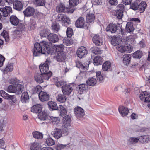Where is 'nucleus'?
<instances>
[{
  "instance_id": "f257e3e1",
  "label": "nucleus",
  "mask_w": 150,
  "mask_h": 150,
  "mask_svg": "<svg viewBox=\"0 0 150 150\" xmlns=\"http://www.w3.org/2000/svg\"><path fill=\"white\" fill-rule=\"evenodd\" d=\"M64 46L62 44L55 46L51 43L43 41L39 43H36L34 45L33 55L36 57L41 54H52L55 52H63Z\"/></svg>"
},
{
  "instance_id": "f03ea898",
  "label": "nucleus",
  "mask_w": 150,
  "mask_h": 150,
  "mask_svg": "<svg viewBox=\"0 0 150 150\" xmlns=\"http://www.w3.org/2000/svg\"><path fill=\"white\" fill-rule=\"evenodd\" d=\"M71 120V117L69 115H67L63 117L62 128L64 132H68L70 131Z\"/></svg>"
},
{
  "instance_id": "7ed1b4c3",
  "label": "nucleus",
  "mask_w": 150,
  "mask_h": 150,
  "mask_svg": "<svg viewBox=\"0 0 150 150\" xmlns=\"http://www.w3.org/2000/svg\"><path fill=\"white\" fill-rule=\"evenodd\" d=\"M50 61L49 59H47L45 63L43 64H41L39 66V68L41 73L47 74L51 72L49 71V65L50 64Z\"/></svg>"
},
{
  "instance_id": "20e7f679",
  "label": "nucleus",
  "mask_w": 150,
  "mask_h": 150,
  "mask_svg": "<svg viewBox=\"0 0 150 150\" xmlns=\"http://www.w3.org/2000/svg\"><path fill=\"white\" fill-rule=\"evenodd\" d=\"M56 19L57 21L60 22L63 24L67 23L69 25L70 23L69 18L63 14H58Z\"/></svg>"
},
{
  "instance_id": "39448f33",
  "label": "nucleus",
  "mask_w": 150,
  "mask_h": 150,
  "mask_svg": "<svg viewBox=\"0 0 150 150\" xmlns=\"http://www.w3.org/2000/svg\"><path fill=\"white\" fill-rule=\"evenodd\" d=\"M88 54V50L84 46H81L77 50V54L78 57L81 58L86 56Z\"/></svg>"
},
{
  "instance_id": "423d86ee",
  "label": "nucleus",
  "mask_w": 150,
  "mask_h": 150,
  "mask_svg": "<svg viewBox=\"0 0 150 150\" xmlns=\"http://www.w3.org/2000/svg\"><path fill=\"white\" fill-rule=\"evenodd\" d=\"M74 113L77 118H82L85 115L83 110L80 107H76L74 109Z\"/></svg>"
},
{
  "instance_id": "0eeeda50",
  "label": "nucleus",
  "mask_w": 150,
  "mask_h": 150,
  "mask_svg": "<svg viewBox=\"0 0 150 150\" xmlns=\"http://www.w3.org/2000/svg\"><path fill=\"white\" fill-rule=\"evenodd\" d=\"M62 91L64 94L69 95L72 92L73 89L70 85L65 84L62 87Z\"/></svg>"
},
{
  "instance_id": "6e6552de",
  "label": "nucleus",
  "mask_w": 150,
  "mask_h": 150,
  "mask_svg": "<svg viewBox=\"0 0 150 150\" xmlns=\"http://www.w3.org/2000/svg\"><path fill=\"white\" fill-rule=\"evenodd\" d=\"M38 96L40 100L42 102L47 101L49 99V95L46 92L41 91Z\"/></svg>"
},
{
  "instance_id": "1a4fd4ad",
  "label": "nucleus",
  "mask_w": 150,
  "mask_h": 150,
  "mask_svg": "<svg viewBox=\"0 0 150 150\" xmlns=\"http://www.w3.org/2000/svg\"><path fill=\"white\" fill-rule=\"evenodd\" d=\"M35 12L34 8L31 6H28L23 11L25 16L27 17L31 16L33 15Z\"/></svg>"
},
{
  "instance_id": "9d476101",
  "label": "nucleus",
  "mask_w": 150,
  "mask_h": 150,
  "mask_svg": "<svg viewBox=\"0 0 150 150\" xmlns=\"http://www.w3.org/2000/svg\"><path fill=\"white\" fill-rule=\"evenodd\" d=\"M140 99L145 102H150V94L146 92H143L140 93L139 96Z\"/></svg>"
},
{
  "instance_id": "9b49d317",
  "label": "nucleus",
  "mask_w": 150,
  "mask_h": 150,
  "mask_svg": "<svg viewBox=\"0 0 150 150\" xmlns=\"http://www.w3.org/2000/svg\"><path fill=\"white\" fill-rule=\"evenodd\" d=\"M51 135L55 139L60 138L62 136V132L61 129L55 128L51 133Z\"/></svg>"
},
{
  "instance_id": "f8f14e48",
  "label": "nucleus",
  "mask_w": 150,
  "mask_h": 150,
  "mask_svg": "<svg viewBox=\"0 0 150 150\" xmlns=\"http://www.w3.org/2000/svg\"><path fill=\"white\" fill-rule=\"evenodd\" d=\"M88 89L87 85L84 84L79 85L77 87L78 92L80 94L85 93Z\"/></svg>"
},
{
  "instance_id": "ddd939ff",
  "label": "nucleus",
  "mask_w": 150,
  "mask_h": 150,
  "mask_svg": "<svg viewBox=\"0 0 150 150\" xmlns=\"http://www.w3.org/2000/svg\"><path fill=\"white\" fill-rule=\"evenodd\" d=\"M0 11L2 13L4 17H6L10 13H12L11 8L10 6H6L5 7H0Z\"/></svg>"
},
{
  "instance_id": "4468645a",
  "label": "nucleus",
  "mask_w": 150,
  "mask_h": 150,
  "mask_svg": "<svg viewBox=\"0 0 150 150\" xmlns=\"http://www.w3.org/2000/svg\"><path fill=\"white\" fill-rule=\"evenodd\" d=\"M47 38L51 42L55 43L57 42L59 39L58 35L54 33H50L47 35Z\"/></svg>"
},
{
  "instance_id": "2eb2a0df",
  "label": "nucleus",
  "mask_w": 150,
  "mask_h": 150,
  "mask_svg": "<svg viewBox=\"0 0 150 150\" xmlns=\"http://www.w3.org/2000/svg\"><path fill=\"white\" fill-rule=\"evenodd\" d=\"M122 40V37L119 35H116L113 36L111 41L112 44L114 46L118 45L120 43Z\"/></svg>"
},
{
  "instance_id": "dca6fc26",
  "label": "nucleus",
  "mask_w": 150,
  "mask_h": 150,
  "mask_svg": "<svg viewBox=\"0 0 150 150\" xmlns=\"http://www.w3.org/2000/svg\"><path fill=\"white\" fill-rule=\"evenodd\" d=\"M117 25L110 24L108 25L106 28L107 31H110L112 33L115 32L117 30Z\"/></svg>"
},
{
  "instance_id": "f3484780",
  "label": "nucleus",
  "mask_w": 150,
  "mask_h": 150,
  "mask_svg": "<svg viewBox=\"0 0 150 150\" xmlns=\"http://www.w3.org/2000/svg\"><path fill=\"white\" fill-rule=\"evenodd\" d=\"M93 42L97 45H101L102 44L103 41L98 35H95L93 38Z\"/></svg>"
},
{
  "instance_id": "a211bd4d",
  "label": "nucleus",
  "mask_w": 150,
  "mask_h": 150,
  "mask_svg": "<svg viewBox=\"0 0 150 150\" xmlns=\"http://www.w3.org/2000/svg\"><path fill=\"white\" fill-rule=\"evenodd\" d=\"M19 90V86L17 85H10L8 87L7 91L9 93H16L18 94V91Z\"/></svg>"
},
{
  "instance_id": "6ab92c4d",
  "label": "nucleus",
  "mask_w": 150,
  "mask_h": 150,
  "mask_svg": "<svg viewBox=\"0 0 150 150\" xmlns=\"http://www.w3.org/2000/svg\"><path fill=\"white\" fill-rule=\"evenodd\" d=\"M65 54L64 52H56L55 59L57 61H63L65 59Z\"/></svg>"
},
{
  "instance_id": "aec40b11",
  "label": "nucleus",
  "mask_w": 150,
  "mask_h": 150,
  "mask_svg": "<svg viewBox=\"0 0 150 150\" xmlns=\"http://www.w3.org/2000/svg\"><path fill=\"white\" fill-rule=\"evenodd\" d=\"M0 94L2 97L7 100H12L15 98L14 95H10L3 90L0 91Z\"/></svg>"
},
{
  "instance_id": "412c9836",
  "label": "nucleus",
  "mask_w": 150,
  "mask_h": 150,
  "mask_svg": "<svg viewBox=\"0 0 150 150\" xmlns=\"http://www.w3.org/2000/svg\"><path fill=\"white\" fill-rule=\"evenodd\" d=\"M119 112L122 116H125L127 115L129 111L127 108L124 106H120L118 108Z\"/></svg>"
},
{
  "instance_id": "4be33fe9",
  "label": "nucleus",
  "mask_w": 150,
  "mask_h": 150,
  "mask_svg": "<svg viewBox=\"0 0 150 150\" xmlns=\"http://www.w3.org/2000/svg\"><path fill=\"white\" fill-rule=\"evenodd\" d=\"M84 24V20L82 17H79L76 21L75 25L77 28L83 27Z\"/></svg>"
},
{
  "instance_id": "5701e85b",
  "label": "nucleus",
  "mask_w": 150,
  "mask_h": 150,
  "mask_svg": "<svg viewBox=\"0 0 150 150\" xmlns=\"http://www.w3.org/2000/svg\"><path fill=\"white\" fill-rule=\"evenodd\" d=\"M29 99V96L28 92H24L22 94L21 100L22 103H26L28 102Z\"/></svg>"
},
{
  "instance_id": "b1692460",
  "label": "nucleus",
  "mask_w": 150,
  "mask_h": 150,
  "mask_svg": "<svg viewBox=\"0 0 150 150\" xmlns=\"http://www.w3.org/2000/svg\"><path fill=\"white\" fill-rule=\"evenodd\" d=\"M42 109V106L40 104H37L32 106L31 108V111L35 113H40Z\"/></svg>"
},
{
  "instance_id": "393cba45",
  "label": "nucleus",
  "mask_w": 150,
  "mask_h": 150,
  "mask_svg": "<svg viewBox=\"0 0 150 150\" xmlns=\"http://www.w3.org/2000/svg\"><path fill=\"white\" fill-rule=\"evenodd\" d=\"M30 148L31 150H40L41 148L39 143L35 142L30 144Z\"/></svg>"
},
{
  "instance_id": "a878e982",
  "label": "nucleus",
  "mask_w": 150,
  "mask_h": 150,
  "mask_svg": "<svg viewBox=\"0 0 150 150\" xmlns=\"http://www.w3.org/2000/svg\"><path fill=\"white\" fill-rule=\"evenodd\" d=\"M65 94H59L56 97V99L58 102L64 103L66 100L67 98Z\"/></svg>"
},
{
  "instance_id": "bb28decb",
  "label": "nucleus",
  "mask_w": 150,
  "mask_h": 150,
  "mask_svg": "<svg viewBox=\"0 0 150 150\" xmlns=\"http://www.w3.org/2000/svg\"><path fill=\"white\" fill-rule=\"evenodd\" d=\"M95 18V16L94 14L89 12L86 16V20L88 23H92L93 22Z\"/></svg>"
},
{
  "instance_id": "cd10ccee",
  "label": "nucleus",
  "mask_w": 150,
  "mask_h": 150,
  "mask_svg": "<svg viewBox=\"0 0 150 150\" xmlns=\"http://www.w3.org/2000/svg\"><path fill=\"white\" fill-rule=\"evenodd\" d=\"M131 56L130 54H126L124 55L123 62L124 64L126 65H128L130 62Z\"/></svg>"
},
{
  "instance_id": "c85d7f7f",
  "label": "nucleus",
  "mask_w": 150,
  "mask_h": 150,
  "mask_svg": "<svg viewBox=\"0 0 150 150\" xmlns=\"http://www.w3.org/2000/svg\"><path fill=\"white\" fill-rule=\"evenodd\" d=\"M134 28L133 26V24L131 22H128L126 25L125 30L129 33L133 32Z\"/></svg>"
},
{
  "instance_id": "c756f323",
  "label": "nucleus",
  "mask_w": 150,
  "mask_h": 150,
  "mask_svg": "<svg viewBox=\"0 0 150 150\" xmlns=\"http://www.w3.org/2000/svg\"><path fill=\"white\" fill-rule=\"evenodd\" d=\"M10 21L11 23L13 25H17L19 23V19L14 15L11 16L10 17Z\"/></svg>"
},
{
  "instance_id": "7c9ffc66",
  "label": "nucleus",
  "mask_w": 150,
  "mask_h": 150,
  "mask_svg": "<svg viewBox=\"0 0 150 150\" xmlns=\"http://www.w3.org/2000/svg\"><path fill=\"white\" fill-rule=\"evenodd\" d=\"M139 137V141L142 143H147L150 141V136L148 135L141 136Z\"/></svg>"
},
{
  "instance_id": "2f4dec72",
  "label": "nucleus",
  "mask_w": 150,
  "mask_h": 150,
  "mask_svg": "<svg viewBox=\"0 0 150 150\" xmlns=\"http://www.w3.org/2000/svg\"><path fill=\"white\" fill-rule=\"evenodd\" d=\"M38 118L41 120H45L48 117V115L45 112L39 113L38 115Z\"/></svg>"
},
{
  "instance_id": "473e14b6",
  "label": "nucleus",
  "mask_w": 150,
  "mask_h": 150,
  "mask_svg": "<svg viewBox=\"0 0 150 150\" xmlns=\"http://www.w3.org/2000/svg\"><path fill=\"white\" fill-rule=\"evenodd\" d=\"M48 105L49 107L52 110H56L58 109L57 103L56 102L52 101H50L48 103Z\"/></svg>"
},
{
  "instance_id": "72a5a7b5",
  "label": "nucleus",
  "mask_w": 150,
  "mask_h": 150,
  "mask_svg": "<svg viewBox=\"0 0 150 150\" xmlns=\"http://www.w3.org/2000/svg\"><path fill=\"white\" fill-rule=\"evenodd\" d=\"M147 4L145 1H142L139 5V10L141 13L143 12L146 7Z\"/></svg>"
},
{
  "instance_id": "f704fd0d",
  "label": "nucleus",
  "mask_w": 150,
  "mask_h": 150,
  "mask_svg": "<svg viewBox=\"0 0 150 150\" xmlns=\"http://www.w3.org/2000/svg\"><path fill=\"white\" fill-rule=\"evenodd\" d=\"M117 49L118 51L121 52L123 53L125 52L126 51H129V50L128 49V45H122L120 46H118L117 47Z\"/></svg>"
},
{
  "instance_id": "c9c22d12",
  "label": "nucleus",
  "mask_w": 150,
  "mask_h": 150,
  "mask_svg": "<svg viewBox=\"0 0 150 150\" xmlns=\"http://www.w3.org/2000/svg\"><path fill=\"white\" fill-rule=\"evenodd\" d=\"M96 82V79L93 77L90 78L86 81L87 85L91 86H93L95 85Z\"/></svg>"
},
{
  "instance_id": "e433bc0d",
  "label": "nucleus",
  "mask_w": 150,
  "mask_h": 150,
  "mask_svg": "<svg viewBox=\"0 0 150 150\" xmlns=\"http://www.w3.org/2000/svg\"><path fill=\"white\" fill-rule=\"evenodd\" d=\"M34 78L36 81L39 83H41L43 82V79L41 73L40 74H36Z\"/></svg>"
},
{
  "instance_id": "4c0bfd02",
  "label": "nucleus",
  "mask_w": 150,
  "mask_h": 150,
  "mask_svg": "<svg viewBox=\"0 0 150 150\" xmlns=\"http://www.w3.org/2000/svg\"><path fill=\"white\" fill-rule=\"evenodd\" d=\"M94 65L98 66L101 64L102 62V58L100 57L97 56H96L93 59Z\"/></svg>"
},
{
  "instance_id": "58836bf2",
  "label": "nucleus",
  "mask_w": 150,
  "mask_h": 150,
  "mask_svg": "<svg viewBox=\"0 0 150 150\" xmlns=\"http://www.w3.org/2000/svg\"><path fill=\"white\" fill-rule=\"evenodd\" d=\"M60 112V115L62 116L65 115L67 113L66 108L62 105H59L58 108Z\"/></svg>"
},
{
  "instance_id": "ea45409f",
  "label": "nucleus",
  "mask_w": 150,
  "mask_h": 150,
  "mask_svg": "<svg viewBox=\"0 0 150 150\" xmlns=\"http://www.w3.org/2000/svg\"><path fill=\"white\" fill-rule=\"evenodd\" d=\"M92 53L95 54H101L102 53V51L100 49L96 47H92L91 49Z\"/></svg>"
},
{
  "instance_id": "a19ab883",
  "label": "nucleus",
  "mask_w": 150,
  "mask_h": 150,
  "mask_svg": "<svg viewBox=\"0 0 150 150\" xmlns=\"http://www.w3.org/2000/svg\"><path fill=\"white\" fill-rule=\"evenodd\" d=\"M66 8L64 5L62 4H59L57 7L56 10L58 12H65Z\"/></svg>"
},
{
  "instance_id": "79ce46f5",
  "label": "nucleus",
  "mask_w": 150,
  "mask_h": 150,
  "mask_svg": "<svg viewBox=\"0 0 150 150\" xmlns=\"http://www.w3.org/2000/svg\"><path fill=\"white\" fill-rule=\"evenodd\" d=\"M111 63L109 62L106 61L103 65L102 69L103 71H106L111 67Z\"/></svg>"
},
{
  "instance_id": "37998d69",
  "label": "nucleus",
  "mask_w": 150,
  "mask_h": 150,
  "mask_svg": "<svg viewBox=\"0 0 150 150\" xmlns=\"http://www.w3.org/2000/svg\"><path fill=\"white\" fill-rule=\"evenodd\" d=\"M33 137L37 139H41L43 138V135L42 133L38 132L35 131L32 133Z\"/></svg>"
},
{
  "instance_id": "c03bdc74",
  "label": "nucleus",
  "mask_w": 150,
  "mask_h": 150,
  "mask_svg": "<svg viewBox=\"0 0 150 150\" xmlns=\"http://www.w3.org/2000/svg\"><path fill=\"white\" fill-rule=\"evenodd\" d=\"M33 4L36 6H42L44 5V0H33Z\"/></svg>"
},
{
  "instance_id": "a18cd8bd",
  "label": "nucleus",
  "mask_w": 150,
  "mask_h": 150,
  "mask_svg": "<svg viewBox=\"0 0 150 150\" xmlns=\"http://www.w3.org/2000/svg\"><path fill=\"white\" fill-rule=\"evenodd\" d=\"M42 87L40 85H37L35 86H33L31 91L33 93H36L40 91Z\"/></svg>"
},
{
  "instance_id": "49530a36",
  "label": "nucleus",
  "mask_w": 150,
  "mask_h": 150,
  "mask_svg": "<svg viewBox=\"0 0 150 150\" xmlns=\"http://www.w3.org/2000/svg\"><path fill=\"white\" fill-rule=\"evenodd\" d=\"M142 55V52L138 50L133 54V57L134 58H140Z\"/></svg>"
},
{
  "instance_id": "de8ad7c7",
  "label": "nucleus",
  "mask_w": 150,
  "mask_h": 150,
  "mask_svg": "<svg viewBox=\"0 0 150 150\" xmlns=\"http://www.w3.org/2000/svg\"><path fill=\"white\" fill-rule=\"evenodd\" d=\"M139 141V137H132L129 139V141L130 144H134L138 142Z\"/></svg>"
},
{
  "instance_id": "09e8293b",
  "label": "nucleus",
  "mask_w": 150,
  "mask_h": 150,
  "mask_svg": "<svg viewBox=\"0 0 150 150\" xmlns=\"http://www.w3.org/2000/svg\"><path fill=\"white\" fill-rule=\"evenodd\" d=\"M46 143L47 145L51 146L55 144L54 141L51 138H48L46 139Z\"/></svg>"
},
{
  "instance_id": "8fccbe9b",
  "label": "nucleus",
  "mask_w": 150,
  "mask_h": 150,
  "mask_svg": "<svg viewBox=\"0 0 150 150\" xmlns=\"http://www.w3.org/2000/svg\"><path fill=\"white\" fill-rule=\"evenodd\" d=\"M115 16L119 19H121L123 16V12L122 10L119 9L117 10Z\"/></svg>"
},
{
  "instance_id": "3c124183",
  "label": "nucleus",
  "mask_w": 150,
  "mask_h": 150,
  "mask_svg": "<svg viewBox=\"0 0 150 150\" xmlns=\"http://www.w3.org/2000/svg\"><path fill=\"white\" fill-rule=\"evenodd\" d=\"M52 27V30L54 32L58 31L60 29L59 25L57 23L53 24Z\"/></svg>"
},
{
  "instance_id": "603ef678",
  "label": "nucleus",
  "mask_w": 150,
  "mask_h": 150,
  "mask_svg": "<svg viewBox=\"0 0 150 150\" xmlns=\"http://www.w3.org/2000/svg\"><path fill=\"white\" fill-rule=\"evenodd\" d=\"M126 40L127 41V44H132L134 42L135 40L134 37L130 35L126 38Z\"/></svg>"
},
{
  "instance_id": "864d4df0",
  "label": "nucleus",
  "mask_w": 150,
  "mask_h": 150,
  "mask_svg": "<svg viewBox=\"0 0 150 150\" xmlns=\"http://www.w3.org/2000/svg\"><path fill=\"white\" fill-rule=\"evenodd\" d=\"M50 120L52 123L58 124L59 122L60 119L58 117L52 116L50 117Z\"/></svg>"
},
{
  "instance_id": "5fc2aeb1",
  "label": "nucleus",
  "mask_w": 150,
  "mask_h": 150,
  "mask_svg": "<svg viewBox=\"0 0 150 150\" xmlns=\"http://www.w3.org/2000/svg\"><path fill=\"white\" fill-rule=\"evenodd\" d=\"M69 3L70 6H75L79 4V0H69Z\"/></svg>"
},
{
  "instance_id": "6e6d98bb",
  "label": "nucleus",
  "mask_w": 150,
  "mask_h": 150,
  "mask_svg": "<svg viewBox=\"0 0 150 150\" xmlns=\"http://www.w3.org/2000/svg\"><path fill=\"white\" fill-rule=\"evenodd\" d=\"M96 76L97 77V80L100 82H102L103 81L104 78L101 74V72L98 71L96 73Z\"/></svg>"
},
{
  "instance_id": "4d7b16f0",
  "label": "nucleus",
  "mask_w": 150,
  "mask_h": 150,
  "mask_svg": "<svg viewBox=\"0 0 150 150\" xmlns=\"http://www.w3.org/2000/svg\"><path fill=\"white\" fill-rule=\"evenodd\" d=\"M74 6H70L68 7H66V9L65 12H67L69 13H72L74 11L75 8Z\"/></svg>"
},
{
  "instance_id": "13d9d810",
  "label": "nucleus",
  "mask_w": 150,
  "mask_h": 150,
  "mask_svg": "<svg viewBox=\"0 0 150 150\" xmlns=\"http://www.w3.org/2000/svg\"><path fill=\"white\" fill-rule=\"evenodd\" d=\"M42 74L43 79H44L47 80H48L49 78L52 75V72H49V73H47V74Z\"/></svg>"
},
{
  "instance_id": "bf43d9fd",
  "label": "nucleus",
  "mask_w": 150,
  "mask_h": 150,
  "mask_svg": "<svg viewBox=\"0 0 150 150\" xmlns=\"http://www.w3.org/2000/svg\"><path fill=\"white\" fill-rule=\"evenodd\" d=\"M66 34L68 37H71L73 34V31L71 28L68 27L66 31Z\"/></svg>"
},
{
  "instance_id": "052dcab7",
  "label": "nucleus",
  "mask_w": 150,
  "mask_h": 150,
  "mask_svg": "<svg viewBox=\"0 0 150 150\" xmlns=\"http://www.w3.org/2000/svg\"><path fill=\"white\" fill-rule=\"evenodd\" d=\"M9 82L10 83L13 84V85L18 86V80L16 78H13L9 80Z\"/></svg>"
},
{
  "instance_id": "680f3d73",
  "label": "nucleus",
  "mask_w": 150,
  "mask_h": 150,
  "mask_svg": "<svg viewBox=\"0 0 150 150\" xmlns=\"http://www.w3.org/2000/svg\"><path fill=\"white\" fill-rule=\"evenodd\" d=\"M13 69V65L11 64H8L6 67L4 69L5 71H11Z\"/></svg>"
},
{
  "instance_id": "e2e57ef3",
  "label": "nucleus",
  "mask_w": 150,
  "mask_h": 150,
  "mask_svg": "<svg viewBox=\"0 0 150 150\" xmlns=\"http://www.w3.org/2000/svg\"><path fill=\"white\" fill-rule=\"evenodd\" d=\"M65 82L63 81H60L57 82L56 81L55 82V85L58 87H61L63 85H64L65 84Z\"/></svg>"
},
{
  "instance_id": "0e129e2a",
  "label": "nucleus",
  "mask_w": 150,
  "mask_h": 150,
  "mask_svg": "<svg viewBox=\"0 0 150 150\" xmlns=\"http://www.w3.org/2000/svg\"><path fill=\"white\" fill-rule=\"evenodd\" d=\"M1 35L4 38L6 41L8 40V33L6 31L4 30Z\"/></svg>"
},
{
  "instance_id": "69168bd1",
  "label": "nucleus",
  "mask_w": 150,
  "mask_h": 150,
  "mask_svg": "<svg viewBox=\"0 0 150 150\" xmlns=\"http://www.w3.org/2000/svg\"><path fill=\"white\" fill-rule=\"evenodd\" d=\"M130 8L134 10H137L139 8V5L137 3H133L131 4Z\"/></svg>"
},
{
  "instance_id": "338daca9",
  "label": "nucleus",
  "mask_w": 150,
  "mask_h": 150,
  "mask_svg": "<svg viewBox=\"0 0 150 150\" xmlns=\"http://www.w3.org/2000/svg\"><path fill=\"white\" fill-rule=\"evenodd\" d=\"M64 43L67 46L71 45L72 43V41L68 39H66L64 41Z\"/></svg>"
},
{
  "instance_id": "774afa93",
  "label": "nucleus",
  "mask_w": 150,
  "mask_h": 150,
  "mask_svg": "<svg viewBox=\"0 0 150 150\" xmlns=\"http://www.w3.org/2000/svg\"><path fill=\"white\" fill-rule=\"evenodd\" d=\"M13 3V8L16 10H19V1H16Z\"/></svg>"
}]
</instances>
